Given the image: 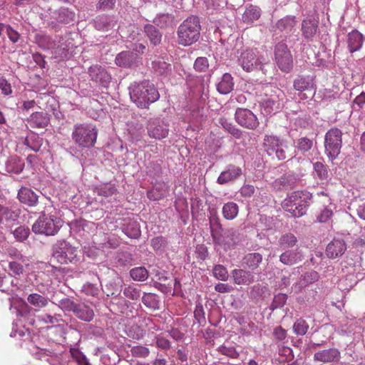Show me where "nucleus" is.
Segmentation results:
<instances>
[{"label": "nucleus", "instance_id": "8", "mask_svg": "<svg viewBox=\"0 0 365 365\" xmlns=\"http://www.w3.org/2000/svg\"><path fill=\"white\" fill-rule=\"evenodd\" d=\"M78 250L65 241H60L53 247L52 259L60 264L75 262L77 259Z\"/></svg>", "mask_w": 365, "mask_h": 365}, {"label": "nucleus", "instance_id": "34", "mask_svg": "<svg viewBox=\"0 0 365 365\" xmlns=\"http://www.w3.org/2000/svg\"><path fill=\"white\" fill-rule=\"evenodd\" d=\"M28 302L37 308L41 309L48 306L49 299L37 293H33L29 295Z\"/></svg>", "mask_w": 365, "mask_h": 365}, {"label": "nucleus", "instance_id": "63", "mask_svg": "<svg viewBox=\"0 0 365 365\" xmlns=\"http://www.w3.org/2000/svg\"><path fill=\"white\" fill-rule=\"evenodd\" d=\"M255 192V187L252 185H244L240 189V194L244 197H250Z\"/></svg>", "mask_w": 365, "mask_h": 365}, {"label": "nucleus", "instance_id": "42", "mask_svg": "<svg viewBox=\"0 0 365 365\" xmlns=\"http://www.w3.org/2000/svg\"><path fill=\"white\" fill-rule=\"evenodd\" d=\"M309 327V324L306 320L299 319L295 321L293 326V330L297 335L302 336L307 333Z\"/></svg>", "mask_w": 365, "mask_h": 365}, {"label": "nucleus", "instance_id": "60", "mask_svg": "<svg viewBox=\"0 0 365 365\" xmlns=\"http://www.w3.org/2000/svg\"><path fill=\"white\" fill-rule=\"evenodd\" d=\"M147 196L150 200L158 201L165 197V193L158 188H153L148 191Z\"/></svg>", "mask_w": 365, "mask_h": 365}, {"label": "nucleus", "instance_id": "37", "mask_svg": "<svg viewBox=\"0 0 365 365\" xmlns=\"http://www.w3.org/2000/svg\"><path fill=\"white\" fill-rule=\"evenodd\" d=\"M143 302L150 309L156 310L159 309V301L156 294L145 293L143 298Z\"/></svg>", "mask_w": 365, "mask_h": 365}, {"label": "nucleus", "instance_id": "22", "mask_svg": "<svg viewBox=\"0 0 365 365\" xmlns=\"http://www.w3.org/2000/svg\"><path fill=\"white\" fill-rule=\"evenodd\" d=\"M261 13V9L259 6L250 4L242 14V20L243 23L252 24L260 18Z\"/></svg>", "mask_w": 365, "mask_h": 365}, {"label": "nucleus", "instance_id": "40", "mask_svg": "<svg viewBox=\"0 0 365 365\" xmlns=\"http://www.w3.org/2000/svg\"><path fill=\"white\" fill-rule=\"evenodd\" d=\"M312 86V81L306 77L299 76L294 81V87L297 91H305Z\"/></svg>", "mask_w": 365, "mask_h": 365}, {"label": "nucleus", "instance_id": "28", "mask_svg": "<svg viewBox=\"0 0 365 365\" xmlns=\"http://www.w3.org/2000/svg\"><path fill=\"white\" fill-rule=\"evenodd\" d=\"M73 313L78 319L84 322H91L95 315L93 309L85 304H78Z\"/></svg>", "mask_w": 365, "mask_h": 365}, {"label": "nucleus", "instance_id": "26", "mask_svg": "<svg viewBox=\"0 0 365 365\" xmlns=\"http://www.w3.org/2000/svg\"><path fill=\"white\" fill-rule=\"evenodd\" d=\"M262 262V255L259 253H250L243 257L242 265L244 267H247L252 270L256 269L259 267Z\"/></svg>", "mask_w": 365, "mask_h": 365}, {"label": "nucleus", "instance_id": "35", "mask_svg": "<svg viewBox=\"0 0 365 365\" xmlns=\"http://www.w3.org/2000/svg\"><path fill=\"white\" fill-rule=\"evenodd\" d=\"M153 68L159 75H166L171 71V65L163 58H158L153 62Z\"/></svg>", "mask_w": 365, "mask_h": 365}, {"label": "nucleus", "instance_id": "56", "mask_svg": "<svg viewBox=\"0 0 365 365\" xmlns=\"http://www.w3.org/2000/svg\"><path fill=\"white\" fill-rule=\"evenodd\" d=\"M95 26L98 30L107 29L110 23L107 16H98L95 19Z\"/></svg>", "mask_w": 365, "mask_h": 365}, {"label": "nucleus", "instance_id": "9", "mask_svg": "<svg viewBox=\"0 0 365 365\" xmlns=\"http://www.w3.org/2000/svg\"><path fill=\"white\" fill-rule=\"evenodd\" d=\"M239 63L243 71L251 72L262 69L264 58L259 55L257 48H251L244 51L240 58Z\"/></svg>", "mask_w": 365, "mask_h": 365}, {"label": "nucleus", "instance_id": "54", "mask_svg": "<svg viewBox=\"0 0 365 365\" xmlns=\"http://www.w3.org/2000/svg\"><path fill=\"white\" fill-rule=\"evenodd\" d=\"M116 192L114 185H103L97 189L98 195L104 197L112 196Z\"/></svg>", "mask_w": 365, "mask_h": 365}, {"label": "nucleus", "instance_id": "13", "mask_svg": "<svg viewBox=\"0 0 365 365\" xmlns=\"http://www.w3.org/2000/svg\"><path fill=\"white\" fill-rule=\"evenodd\" d=\"M146 128L148 135L150 138L160 140L168 135V126L157 118L150 119L148 121Z\"/></svg>", "mask_w": 365, "mask_h": 365}, {"label": "nucleus", "instance_id": "51", "mask_svg": "<svg viewBox=\"0 0 365 365\" xmlns=\"http://www.w3.org/2000/svg\"><path fill=\"white\" fill-rule=\"evenodd\" d=\"M209 66L208 60L205 57H198L194 63V69L198 72H205Z\"/></svg>", "mask_w": 365, "mask_h": 365}, {"label": "nucleus", "instance_id": "43", "mask_svg": "<svg viewBox=\"0 0 365 365\" xmlns=\"http://www.w3.org/2000/svg\"><path fill=\"white\" fill-rule=\"evenodd\" d=\"M24 144L34 152H38L40 150L41 146L42 145V138L38 136L26 138Z\"/></svg>", "mask_w": 365, "mask_h": 365}, {"label": "nucleus", "instance_id": "23", "mask_svg": "<svg viewBox=\"0 0 365 365\" xmlns=\"http://www.w3.org/2000/svg\"><path fill=\"white\" fill-rule=\"evenodd\" d=\"M33 128H43L50 123V116L48 113L36 112L31 115L29 120Z\"/></svg>", "mask_w": 365, "mask_h": 365}, {"label": "nucleus", "instance_id": "44", "mask_svg": "<svg viewBox=\"0 0 365 365\" xmlns=\"http://www.w3.org/2000/svg\"><path fill=\"white\" fill-rule=\"evenodd\" d=\"M130 352L133 356L143 359H145L150 354L149 349L143 345H136L133 346Z\"/></svg>", "mask_w": 365, "mask_h": 365}, {"label": "nucleus", "instance_id": "12", "mask_svg": "<svg viewBox=\"0 0 365 365\" xmlns=\"http://www.w3.org/2000/svg\"><path fill=\"white\" fill-rule=\"evenodd\" d=\"M264 97L262 100V103L266 108L273 110L274 107L278 103L284 96L283 91L277 87L267 85L264 88Z\"/></svg>", "mask_w": 365, "mask_h": 365}, {"label": "nucleus", "instance_id": "39", "mask_svg": "<svg viewBox=\"0 0 365 365\" xmlns=\"http://www.w3.org/2000/svg\"><path fill=\"white\" fill-rule=\"evenodd\" d=\"M130 274L132 279L137 281H145L148 277V272L145 267H134Z\"/></svg>", "mask_w": 365, "mask_h": 365}, {"label": "nucleus", "instance_id": "2", "mask_svg": "<svg viewBox=\"0 0 365 365\" xmlns=\"http://www.w3.org/2000/svg\"><path fill=\"white\" fill-rule=\"evenodd\" d=\"M311 194L307 190H296L290 192L282 203V207L291 215L299 217L306 214Z\"/></svg>", "mask_w": 365, "mask_h": 365}, {"label": "nucleus", "instance_id": "53", "mask_svg": "<svg viewBox=\"0 0 365 365\" xmlns=\"http://www.w3.org/2000/svg\"><path fill=\"white\" fill-rule=\"evenodd\" d=\"M123 295L130 300H138L140 297V291L132 286H128L123 289Z\"/></svg>", "mask_w": 365, "mask_h": 365}, {"label": "nucleus", "instance_id": "32", "mask_svg": "<svg viewBox=\"0 0 365 365\" xmlns=\"http://www.w3.org/2000/svg\"><path fill=\"white\" fill-rule=\"evenodd\" d=\"M239 212V207L235 202H227L222 207L224 217L227 220H232L235 218Z\"/></svg>", "mask_w": 365, "mask_h": 365}, {"label": "nucleus", "instance_id": "5", "mask_svg": "<svg viewBox=\"0 0 365 365\" xmlns=\"http://www.w3.org/2000/svg\"><path fill=\"white\" fill-rule=\"evenodd\" d=\"M62 223L61 218L43 213L34 222L31 230L36 235H54L61 229Z\"/></svg>", "mask_w": 365, "mask_h": 365}, {"label": "nucleus", "instance_id": "46", "mask_svg": "<svg viewBox=\"0 0 365 365\" xmlns=\"http://www.w3.org/2000/svg\"><path fill=\"white\" fill-rule=\"evenodd\" d=\"M287 300V296L285 294L279 293L274 296L271 304V309L275 310L284 307Z\"/></svg>", "mask_w": 365, "mask_h": 365}, {"label": "nucleus", "instance_id": "14", "mask_svg": "<svg viewBox=\"0 0 365 365\" xmlns=\"http://www.w3.org/2000/svg\"><path fill=\"white\" fill-rule=\"evenodd\" d=\"M88 74L92 81L100 83L103 86H107L111 80L108 72L98 65L91 66L88 68Z\"/></svg>", "mask_w": 365, "mask_h": 365}, {"label": "nucleus", "instance_id": "6", "mask_svg": "<svg viewBox=\"0 0 365 365\" xmlns=\"http://www.w3.org/2000/svg\"><path fill=\"white\" fill-rule=\"evenodd\" d=\"M263 148L269 156L275 157L279 160L291 156L287 145L276 135H264Z\"/></svg>", "mask_w": 365, "mask_h": 365}, {"label": "nucleus", "instance_id": "3", "mask_svg": "<svg viewBox=\"0 0 365 365\" xmlns=\"http://www.w3.org/2000/svg\"><path fill=\"white\" fill-rule=\"evenodd\" d=\"M200 21L195 16L185 19L179 26L178 30V43L183 46H188L195 43L200 37Z\"/></svg>", "mask_w": 365, "mask_h": 365}, {"label": "nucleus", "instance_id": "47", "mask_svg": "<svg viewBox=\"0 0 365 365\" xmlns=\"http://www.w3.org/2000/svg\"><path fill=\"white\" fill-rule=\"evenodd\" d=\"M145 331L138 325H133L128 329V336L134 340H140L144 337Z\"/></svg>", "mask_w": 365, "mask_h": 365}, {"label": "nucleus", "instance_id": "45", "mask_svg": "<svg viewBox=\"0 0 365 365\" xmlns=\"http://www.w3.org/2000/svg\"><path fill=\"white\" fill-rule=\"evenodd\" d=\"M312 140L307 137L300 138L297 141V148L302 152L305 153L309 151L312 148Z\"/></svg>", "mask_w": 365, "mask_h": 365}, {"label": "nucleus", "instance_id": "15", "mask_svg": "<svg viewBox=\"0 0 365 365\" xmlns=\"http://www.w3.org/2000/svg\"><path fill=\"white\" fill-rule=\"evenodd\" d=\"M346 250V245L343 240L334 239L327 245L325 254L330 259H335L343 255Z\"/></svg>", "mask_w": 365, "mask_h": 365}, {"label": "nucleus", "instance_id": "18", "mask_svg": "<svg viewBox=\"0 0 365 365\" xmlns=\"http://www.w3.org/2000/svg\"><path fill=\"white\" fill-rule=\"evenodd\" d=\"M318 21L313 18H307L302 21V35L307 40H312L316 36L318 29Z\"/></svg>", "mask_w": 365, "mask_h": 365}, {"label": "nucleus", "instance_id": "11", "mask_svg": "<svg viewBox=\"0 0 365 365\" xmlns=\"http://www.w3.org/2000/svg\"><path fill=\"white\" fill-rule=\"evenodd\" d=\"M235 120L238 125L249 130H255L259 125L257 116L247 108H238L235 113Z\"/></svg>", "mask_w": 365, "mask_h": 365}, {"label": "nucleus", "instance_id": "4", "mask_svg": "<svg viewBox=\"0 0 365 365\" xmlns=\"http://www.w3.org/2000/svg\"><path fill=\"white\" fill-rule=\"evenodd\" d=\"M98 129L93 124H76L72 132V139L78 148H90L95 146Z\"/></svg>", "mask_w": 365, "mask_h": 365}, {"label": "nucleus", "instance_id": "33", "mask_svg": "<svg viewBox=\"0 0 365 365\" xmlns=\"http://www.w3.org/2000/svg\"><path fill=\"white\" fill-rule=\"evenodd\" d=\"M145 31L151 44L157 46L160 43L161 34L156 27L153 25H147L145 26Z\"/></svg>", "mask_w": 365, "mask_h": 365}, {"label": "nucleus", "instance_id": "52", "mask_svg": "<svg viewBox=\"0 0 365 365\" xmlns=\"http://www.w3.org/2000/svg\"><path fill=\"white\" fill-rule=\"evenodd\" d=\"M213 275L218 279L225 281L228 279V272L225 267L216 265L213 269Z\"/></svg>", "mask_w": 365, "mask_h": 365}, {"label": "nucleus", "instance_id": "48", "mask_svg": "<svg viewBox=\"0 0 365 365\" xmlns=\"http://www.w3.org/2000/svg\"><path fill=\"white\" fill-rule=\"evenodd\" d=\"M14 235L18 241L22 242L29 237V235H30V230L27 227L20 226L14 230Z\"/></svg>", "mask_w": 365, "mask_h": 365}, {"label": "nucleus", "instance_id": "62", "mask_svg": "<svg viewBox=\"0 0 365 365\" xmlns=\"http://www.w3.org/2000/svg\"><path fill=\"white\" fill-rule=\"evenodd\" d=\"M273 335L275 340L282 341L287 338V331L279 326L274 328Z\"/></svg>", "mask_w": 365, "mask_h": 365}, {"label": "nucleus", "instance_id": "20", "mask_svg": "<svg viewBox=\"0 0 365 365\" xmlns=\"http://www.w3.org/2000/svg\"><path fill=\"white\" fill-rule=\"evenodd\" d=\"M232 279L238 285H249L254 282L253 274L245 269H235L232 271Z\"/></svg>", "mask_w": 365, "mask_h": 365}, {"label": "nucleus", "instance_id": "30", "mask_svg": "<svg viewBox=\"0 0 365 365\" xmlns=\"http://www.w3.org/2000/svg\"><path fill=\"white\" fill-rule=\"evenodd\" d=\"M235 83L232 81V77L228 73H225L221 80L217 85V90L222 94H227L231 92Z\"/></svg>", "mask_w": 365, "mask_h": 365}, {"label": "nucleus", "instance_id": "25", "mask_svg": "<svg viewBox=\"0 0 365 365\" xmlns=\"http://www.w3.org/2000/svg\"><path fill=\"white\" fill-rule=\"evenodd\" d=\"M364 37L363 35L358 31L354 30L348 34L347 46L348 49L351 53L360 49L363 45Z\"/></svg>", "mask_w": 365, "mask_h": 365}, {"label": "nucleus", "instance_id": "19", "mask_svg": "<svg viewBox=\"0 0 365 365\" xmlns=\"http://www.w3.org/2000/svg\"><path fill=\"white\" fill-rule=\"evenodd\" d=\"M137 53L130 51H124L117 54L115 63L120 67L130 68L137 62Z\"/></svg>", "mask_w": 365, "mask_h": 365}, {"label": "nucleus", "instance_id": "31", "mask_svg": "<svg viewBox=\"0 0 365 365\" xmlns=\"http://www.w3.org/2000/svg\"><path fill=\"white\" fill-rule=\"evenodd\" d=\"M24 168V163L16 155L9 158L6 163V169L9 173H19Z\"/></svg>", "mask_w": 365, "mask_h": 365}, {"label": "nucleus", "instance_id": "64", "mask_svg": "<svg viewBox=\"0 0 365 365\" xmlns=\"http://www.w3.org/2000/svg\"><path fill=\"white\" fill-rule=\"evenodd\" d=\"M123 231L127 236L131 238H138L140 235L139 227L137 226V225H135L134 227H131V229L129 227H125L124 228Z\"/></svg>", "mask_w": 365, "mask_h": 365}, {"label": "nucleus", "instance_id": "10", "mask_svg": "<svg viewBox=\"0 0 365 365\" xmlns=\"http://www.w3.org/2000/svg\"><path fill=\"white\" fill-rule=\"evenodd\" d=\"M274 59L278 68L281 71L288 73L293 68V56L285 43L279 42L275 46Z\"/></svg>", "mask_w": 365, "mask_h": 365}, {"label": "nucleus", "instance_id": "57", "mask_svg": "<svg viewBox=\"0 0 365 365\" xmlns=\"http://www.w3.org/2000/svg\"><path fill=\"white\" fill-rule=\"evenodd\" d=\"M156 345L158 348L168 350L170 348V342L168 339L163 334H158L155 336Z\"/></svg>", "mask_w": 365, "mask_h": 365}, {"label": "nucleus", "instance_id": "17", "mask_svg": "<svg viewBox=\"0 0 365 365\" xmlns=\"http://www.w3.org/2000/svg\"><path fill=\"white\" fill-rule=\"evenodd\" d=\"M242 169L234 165H230L227 170L221 173L217 179V183L224 185L228 182L234 181L242 175Z\"/></svg>", "mask_w": 365, "mask_h": 365}, {"label": "nucleus", "instance_id": "49", "mask_svg": "<svg viewBox=\"0 0 365 365\" xmlns=\"http://www.w3.org/2000/svg\"><path fill=\"white\" fill-rule=\"evenodd\" d=\"M10 274L14 277H20L24 273V267L17 262H11L9 264Z\"/></svg>", "mask_w": 365, "mask_h": 365}, {"label": "nucleus", "instance_id": "36", "mask_svg": "<svg viewBox=\"0 0 365 365\" xmlns=\"http://www.w3.org/2000/svg\"><path fill=\"white\" fill-rule=\"evenodd\" d=\"M319 274L316 271L311 270L300 277L299 285L300 288H304L309 284L317 281Z\"/></svg>", "mask_w": 365, "mask_h": 365}, {"label": "nucleus", "instance_id": "24", "mask_svg": "<svg viewBox=\"0 0 365 365\" xmlns=\"http://www.w3.org/2000/svg\"><path fill=\"white\" fill-rule=\"evenodd\" d=\"M302 255L298 250H289L279 255V261L287 266L294 265L302 261Z\"/></svg>", "mask_w": 365, "mask_h": 365}, {"label": "nucleus", "instance_id": "7", "mask_svg": "<svg viewBox=\"0 0 365 365\" xmlns=\"http://www.w3.org/2000/svg\"><path fill=\"white\" fill-rule=\"evenodd\" d=\"M342 148V132L340 129L334 128L327 132L324 136V152L331 160L335 159L341 153Z\"/></svg>", "mask_w": 365, "mask_h": 365}, {"label": "nucleus", "instance_id": "21", "mask_svg": "<svg viewBox=\"0 0 365 365\" xmlns=\"http://www.w3.org/2000/svg\"><path fill=\"white\" fill-rule=\"evenodd\" d=\"M18 199L29 206H34L38 203V196L33 190L27 187H21L18 192Z\"/></svg>", "mask_w": 365, "mask_h": 365}, {"label": "nucleus", "instance_id": "27", "mask_svg": "<svg viewBox=\"0 0 365 365\" xmlns=\"http://www.w3.org/2000/svg\"><path fill=\"white\" fill-rule=\"evenodd\" d=\"M19 216V211L13 210L6 206L0 205V224L16 221Z\"/></svg>", "mask_w": 365, "mask_h": 365}, {"label": "nucleus", "instance_id": "38", "mask_svg": "<svg viewBox=\"0 0 365 365\" xmlns=\"http://www.w3.org/2000/svg\"><path fill=\"white\" fill-rule=\"evenodd\" d=\"M314 175L321 180H327L329 178V171L327 168L321 162H317L313 164Z\"/></svg>", "mask_w": 365, "mask_h": 365}, {"label": "nucleus", "instance_id": "29", "mask_svg": "<svg viewBox=\"0 0 365 365\" xmlns=\"http://www.w3.org/2000/svg\"><path fill=\"white\" fill-rule=\"evenodd\" d=\"M297 21L294 16H286L278 20L276 24V27L281 31L289 33L297 26Z\"/></svg>", "mask_w": 365, "mask_h": 365}, {"label": "nucleus", "instance_id": "55", "mask_svg": "<svg viewBox=\"0 0 365 365\" xmlns=\"http://www.w3.org/2000/svg\"><path fill=\"white\" fill-rule=\"evenodd\" d=\"M74 17V14L73 12L69 11L68 9H61L60 12H58V21L63 23V24H68L73 21Z\"/></svg>", "mask_w": 365, "mask_h": 365}, {"label": "nucleus", "instance_id": "59", "mask_svg": "<svg viewBox=\"0 0 365 365\" xmlns=\"http://www.w3.org/2000/svg\"><path fill=\"white\" fill-rule=\"evenodd\" d=\"M167 245V240L165 237L158 236L150 241V245L155 250H158Z\"/></svg>", "mask_w": 365, "mask_h": 365}, {"label": "nucleus", "instance_id": "1", "mask_svg": "<svg viewBox=\"0 0 365 365\" xmlns=\"http://www.w3.org/2000/svg\"><path fill=\"white\" fill-rule=\"evenodd\" d=\"M159 93L153 83L142 81L133 88L130 97L138 108H146L149 105L156 102L159 98Z\"/></svg>", "mask_w": 365, "mask_h": 365}, {"label": "nucleus", "instance_id": "61", "mask_svg": "<svg viewBox=\"0 0 365 365\" xmlns=\"http://www.w3.org/2000/svg\"><path fill=\"white\" fill-rule=\"evenodd\" d=\"M218 351L221 354L227 355L231 358H235L238 354L234 347H227L225 345L219 346Z\"/></svg>", "mask_w": 365, "mask_h": 365}, {"label": "nucleus", "instance_id": "50", "mask_svg": "<svg viewBox=\"0 0 365 365\" xmlns=\"http://www.w3.org/2000/svg\"><path fill=\"white\" fill-rule=\"evenodd\" d=\"M70 353H71L72 356L75 359L78 365H89L86 356L78 349H71Z\"/></svg>", "mask_w": 365, "mask_h": 365}, {"label": "nucleus", "instance_id": "41", "mask_svg": "<svg viewBox=\"0 0 365 365\" xmlns=\"http://www.w3.org/2000/svg\"><path fill=\"white\" fill-rule=\"evenodd\" d=\"M297 240L294 234H284L279 239V245L282 248L295 246Z\"/></svg>", "mask_w": 365, "mask_h": 365}, {"label": "nucleus", "instance_id": "16", "mask_svg": "<svg viewBox=\"0 0 365 365\" xmlns=\"http://www.w3.org/2000/svg\"><path fill=\"white\" fill-rule=\"evenodd\" d=\"M340 358V352L335 348L319 351L314 354V361L327 364L337 361Z\"/></svg>", "mask_w": 365, "mask_h": 365}, {"label": "nucleus", "instance_id": "58", "mask_svg": "<svg viewBox=\"0 0 365 365\" xmlns=\"http://www.w3.org/2000/svg\"><path fill=\"white\" fill-rule=\"evenodd\" d=\"M78 304H76L72 299H63L60 301V307L67 312H74Z\"/></svg>", "mask_w": 365, "mask_h": 365}]
</instances>
